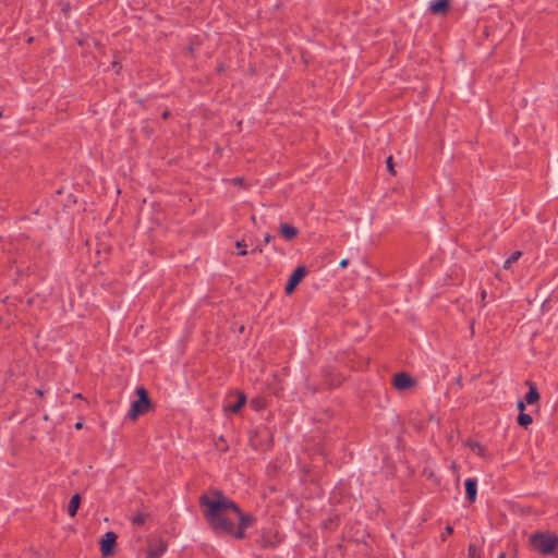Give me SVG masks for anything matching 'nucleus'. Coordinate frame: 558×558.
Here are the masks:
<instances>
[{"label": "nucleus", "mask_w": 558, "mask_h": 558, "mask_svg": "<svg viewBox=\"0 0 558 558\" xmlns=\"http://www.w3.org/2000/svg\"><path fill=\"white\" fill-rule=\"evenodd\" d=\"M235 246L240 248L238 253L240 256H245L247 254V251L245 250L246 243L244 240L236 241Z\"/></svg>", "instance_id": "19"}, {"label": "nucleus", "mask_w": 558, "mask_h": 558, "mask_svg": "<svg viewBox=\"0 0 558 558\" xmlns=\"http://www.w3.org/2000/svg\"><path fill=\"white\" fill-rule=\"evenodd\" d=\"M465 485V493H466V499L470 502H474L477 496V483L473 478H468L464 483Z\"/></svg>", "instance_id": "11"}, {"label": "nucleus", "mask_w": 558, "mask_h": 558, "mask_svg": "<svg viewBox=\"0 0 558 558\" xmlns=\"http://www.w3.org/2000/svg\"><path fill=\"white\" fill-rule=\"evenodd\" d=\"M415 381L407 373H397L393 377V386L398 390H405L413 387Z\"/></svg>", "instance_id": "8"}, {"label": "nucleus", "mask_w": 558, "mask_h": 558, "mask_svg": "<svg viewBox=\"0 0 558 558\" xmlns=\"http://www.w3.org/2000/svg\"><path fill=\"white\" fill-rule=\"evenodd\" d=\"M465 446L472 449L478 457L483 459H489V454L486 448L478 441L469 439L466 440Z\"/></svg>", "instance_id": "12"}, {"label": "nucleus", "mask_w": 558, "mask_h": 558, "mask_svg": "<svg viewBox=\"0 0 558 558\" xmlns=\"http://www.w3.org/2000/svg\"><path fill=\"white\" fill-rule=\"evenodd\" d=\"M89 41H92L95 47H99L100 45L99 41L89 37L81 38L77 40L80 46L89 45Z\"/></svg>", "instance_id": "20"}, {"label": "nucleus", "mask_w": 558, "mask_h": 558, "mask_svg": "<svg viewBox=\"0 0 558 558\" xmlns=\"http://www.w3.org/2000/svg\"><path fill=\"white\" fill-rule=\"evenodd\" d=\"M522 256L521 251H515L512 255L504 263V268L509 269L513 263H515Z\"/></svg>", "instance_id": "17"}, {"label": "nucleus", "mask_w": 558, "mask_h": 558, "mask_svg": "<svg viewBox=\"0 0 558 558\" xmlns=\"http://www.w3.org/2000/svg\"><path fill=\"white\" fill-rule=\"evenodd\" d=\"M168 545L161 538L150 539L147 544L146 558H160L167 550Z\"/></svg>", "instance_id": "5"}, {"label": "nucleus", "mask_w": 558, "mask_h": 558, "mask_svg": "<svg viewBox=\"0 0 558 558\" xmlns=\"http://www.w3.org/2000/svg\"><path fill=\"white\" fill-rule=\"evenodd\" d=\"M486 295H487V292L485 290H483L481 293V300H482L483 305H485Z\"/></svg>", "instance_id": "29"}, {"label": "nucleus", "mask_w": 558, "mask_h": 558, "mask_svg": "<svg viewBox=\"0 0 558 558\" xmlns=\"http://www.w3.org/2000/svg\"><path fill=\"white\" fill-rule=\"evenodd\" d=\"M253 252L263 253V248L260 246H257L253 250Z\"/></svg>", "instance_id": "35"}, {"label": "nucleus", "mask_w": 558, "mask_h": 558, "mask_svg": "<svg viewBox=\"0 0 558 558\" xmlns=\"http://www.w3.org/2000/svg\"><path fill=\"white\" fill-rule=\"evenodd\" d=\"M271 240H272V235L269 234V233H266L265 236H264V243L268 244V243L271 242Z\"/></svg>", "instance_id": "27"}, {"label": "nucleus", "mask_w": 558, "mask_h": 558, "mask_svg": "<svg viewBox=\"0 0 558 558\" xmlns=\"http://www.w3.org/2000/svg\"><path fill=\"white\" fill-rule=\"evenodd\" d=\"M80 502H81L80 494H74L71 497L70 502H69V507H68V512H69L70 517L73 518V517L76 515L77 509L80 507Z\"/></svg>", "instance_id": "15"}, {"label": "nucleus", "mask_w": 558, "mask_h": 558, "mask_svg": "<svg viewBox=\"0 0 558 558\" xmlns=\"http://www.w3.org/2000/svg\"><path fill=\"white\" fill-rule=\"evenodd\" d=\"M117 543V534L113 532H107L100 539V551L102 557L113 555Z\"/></svg>", "instance_id": "6"}, {"label": "nucleus", "mask_w": 558, "mask_h": 558, "mask_svg": "<svg viewBox=\"0 0 558 558\" xmlns=\"http://www.w3.org/2000/svg\"><path fill=\"white\" fill-rule=\"evenodd\" d=\"M306 275V267L305 266H299L295 268V270L292 272V275L290 276L287 284H286V293L289 295L291 294L296 286L301 282V280L304 278V276Z\"/></svg>", "instance_id": "7"}, {"label": "nucleus", "mask_w": 558, "mask_h": 558, "mask_svg": "<svg viewBox=\"0 0 558 558\" xmlns=\"http://www.w3.org/2000/svg\"><path fill=\"white\" fill-rule=\"evenodd\" d=\"M215 445L221 451H227L228 450V446L226 444V440L221 436L216 440Z\"/></svg>", "instance_id": "21"}, {"label": "nucleus", "mask_w": 558, "mask_h": 558, "mask_svg": "<svg viewBox=\"0 0 558 558\" xmlns=\"http://www.w3.org/2000/svg\"><path fill=\"white\" fill-rule=\"evenodd\" d=\"M525 385L529 387V392L525 395L526 403L527 404L536 403L539 400L541 396H539V392L537 390L535 383H533L531 380H526Z\"/></svg>", "instance_id": "10"}, {"label": "nucleus", "mask_w": 558, "mask_h": 558, "mask_svg": "<svg viewBox=\"0 0 558 558\" xmlns=\"http://www.w3.org/2000/svg\"><path fill=\"white\" fill-rule=\"evenodd\" d=\"M243 330H244V327H243V326H241V327H240V332H243Z\"/></svg>", "instance_id": "40"}, {"label": "nucleus", "mask_w": 558, "mask_h": 558, "mask_svg": "<svg viewBox=\"0 0 558 558\" xmlns=\"http://www.w3.org/2000/svg\"><path fill=\"white\" fill-rule=\"evenodd\" d=\"M231 183L235 184V185H241L243 186L244 185V178L242 177H236V178H233L231 180Z\"/></svg>", "instance_id": "25"}, {"label": "nucleus", "mask_w": 558, "mask_h": 558, "mask_svg": "<svg viewBox=\"0 0 558 558\" xmlns=\"http://www.w3.org/2000/svg\"><path fill=\"white\" fill-rule=\"evenodd\" d=\"M2 118V112L0 111V119Z\"/></svg>", "instance_id": "41"}, {"label": "nucleus", "mask_w": 558, "mask_h": 558, "mask_svg": "<svg viewBox=\"0 0 558 558\" xmlns=\"http://www.w3.org/2000/svg\"><path fill=\"white\" fill-rule=\"evenodd\" d=\"M254 522V518L251 514H245L238 507V514H234V527L233 532L230 533V536L242 539L245 537V529L251 526Z\"/></svg>", "instance_id": "4"}, {"label": "nucleus", "mask_w": 558, "mask_h": 558, "mask_svg": "<svg viewBox=\"0 0 558 558\" xmlns=\"http://www.w3.org/2000/svg\"><path fill=\"white\" fill-rule=\"evenodd\" d=\"M36 393H37L38 396H40V397H43V396H44V391H43L41 389H36Z\"/></svg>", "instance_id": "36"}, {"label": "nucleus", "mask_w": 558, "mask_h": 558, "mask_svg": "<svg viewBox=\"0 0 558 558\" xmlns=\"http://www.w3.org/2000/svg\"><path fill=\"white\" fill-rule=\"evenodd\" d=\"M279 233L284 240L292 241L298 236L299 229L292 225L284 222V223H280Z\"/></svg>", "instance_id": "9"}, {"label": "nucleus", "mask_w": 558, "mask_h": 558, "mask_svg": "<svg viewBox=\"0 0 558 558\" xmlns=\"http://www.w3.org/2000/svg\"><path fill=\"white\" fill-rule=\"evenodd\" d=\"M74 397H75L76 399H81V398H82V395H81V393H76Z\"/></svg>", "instance_id": "38"}, {"label": "nucleus", "mask_w": 558, "mask_h": 558, "mask_svg": "<svg viewBox=\"0 0 558 558\" xmlns=\"http://www.w3.org/2000/svg\"><path fill=\"white\" fill-rule=\"evenodd\" d=\"M347 266H348V259H342V260L340 262V267L344 268V267H347Z\"/></svg>", "instance_id": "33"}, {"label": "nucleus", "mask_w": 558, "mask_h": 558, "mask_svg": "<svg viewBox=\"0 0 558 558\" xmlns=\"http://www.w3.org/2000/svg\"><path fill=\"white\" fill-rule=\"evenodd\" d=\"M251 220H252L253 223H256V217L255 216H252Z\"/></svg>", "instance_id": "37"}, {"label": "nucleus", "mask_w": 558, "mask_h": 558, "mask_svg": "<svg viewBox=\"0 0 558 558\" xmlns=\"http://www.w3.org/2000/svg\"><path fill=\"white\" fill-rule=\"evenodd\" d=\"M251 405L257 410L260 411L266 407V401L263 398H255L251 401Z\"/></svg>", "instance_id": "18"}, {"label": "nucleus", "mask_w": 558, "mask_h": 558, "mask_svg": "<svg viewBox=\"0 0 558 558\" xmlns=\"http://www.w3.org/2000/svg\"><path fill=\"white\" fill-rule=\"evenodd\" d=\"M530 544L539 554L550 555L558 547V538L548 533L536 532L531 535Z\"/></svg>", "instance_id": "2"}, {"label": "nucleus", "mask_w": 558, "mask_h": 558, "mask_svg": "<svg viewBox=\"0 0 558 558\" xmlns=\"http://www.w3.org/2000/svg\"><path fill=\"white\" fill-rule=\"evenodd\" d=\"M169 116H170V111H169V110H165V111L162 112V114H161V118H162V119H168V118H169Z\"/></svg>", "instance_id": "31"}, {"label": "nucleus", "mask_w": 558, "mask_h": 558, "mask_svg": "<svg viewBox=\"0 0 558 558\" xmlns=\"http://www.w3.org/2000/svg\"><path fill=\"white\" fill-rule=\"evenodd\" d=\"M450 469L453 471V472H457L458 470V465L454 461L451 462V465H450Z\"/></svg>", "instance_id": "32"}, {"label": "nucleus", "mask_w": 558, "mask_h": 558, "mask_svg": "<svg viewBox=\"0 0 558 558\" xmlns=\"http://www.w3.org/2000/svg\"><path fill=\"white\" fill-rule=\"evenodd\" d=\"M135 392L137 400L132 402L131 409L128 412V417L132 421H136L138 416L147 413L153 407L147 390L144 387H137Z\"/></svg>", "instance_id": "3"}, {"label": "nucleus", "mask_w": 558, "mask_h": 558, "mask_svg": "<svg viewBox=\"0 0 558 558\" xmlns=\"http://www.w3.org/2000/svg\"><path fill=\"white\" fill-rule=\"evenodd\" d=\"M246 402V397L243 392L238 393V401L234 404L223 407L225 412L238 413Z\"/></svg>", "instance_id": "13"}, {"label": "nucleus", "mask_w": 558, "mask_h": 558, "mask_svg": "<svg viewBox=\"0 0 558 558\" xmlns=\"http://www.w3.org/2000/svg\"><path fill=\"white\" fill-rule=\"evenodd\" d=\"M533 420H532V416L530 414H526L524 412L520 413L518 415V424L523 426V427H527L530 424H532Z\"/></svg>", "instance_id": "16"}, {"label": "nucleus", "mask_w": 558, "mask_h": 558, "mask_svg": "<svg viewBox=\"0 0 558 558\" xmlns=\"http://www.w3.org/2000/svg\"><path fill=\"white\" fill-rule=\"evenodd\" d=\"M445 531L447 535H451L453 533V529L450 525H447Z\"/></svg>", "instance_id": "30"}, {"label": "nucleus", "mask_w": 558, "mask_h": 558, "mask_svg": "<svg viewBox=\"0 0 558 558\" xmlns=\"http://www.w3.org/2000/svg\"><path fill=\"white\" fill-rule=\"evenodd\" d=\"M498 558H506V555H505V554H501V555H499V557H498Z\"/></svg>", "instance_id": "39"}, {"label": "nucleus", "mask_w": 558, "mask_h": 558, "mask_svg": "<svg viewBox=\"0 0 558 558\" xmlns=\"http://www.w3.org/2000/svg\"><path fill=\"white\" fill-rule=\"evenodd\" d=\"M145 520H146V515L143 513H138L133 517L132 522H133V524L141 525L145 522Z\"/></svg>", "instance_id": "24"}, {"label": "nucleus", "mask_w": 558, "mask_h": 558, "mask_svg": "<svg viewBox=\"0 0 558 558\" xmlns=\"http://www.w3.org/2000/svg\"><path fill=\"white\" fill-rule=\"evenodd\" d=\"M469 558H481V555L478 554L476 546L474 544H471L469 546Z\"/></svg>", "instance_id": "22"}, {"label": "nucleus", "mask_w": 558, "mask_h": 558, "mask_svg": "<svg viewBox=\"0 0 558 558\" xmlns=\"http://www.w3.org/2000/svg\"><path fill=\"white\" fill-rule=\"evenodd\" d=\"M449 7V0H436L435 2L430 3L429 11L434 14H441L447 11Z\"/></svg>", "instance_id": "14"}, {"label": "nucleus", "mask_w": 558, "mask_h": 558, "mask_svg": "<svg viewBox=\"0 0 558 558\" xmlns=\"http://www.w3.org/2000/svg\"><path fill=\"white\" fill-rule=\"evenodd\" d=\"M82 427H83V423H82V422H77V423L75 424V428H76V429H81Z\"/></svg>", "instance_id": "34"}, {"label": "nucleus", "mask_w": 558, "mask_h": 558, "mask_svg": "<svg viewBox=\"0 0 558 558\" xmlns=\"http://www.w3.org/2000/svg\"><path fill=\"white\" fill-rule=\"evenodd\" d=\"M517 408L518 410L520 411V413H522L524 410H525V404L523 401H519L518 404H517Z\"/></svg>", "instance_id": "26"}, {"label": "nucleus", "mask_w": 558, "mask_h": 558, "mask_svg": "<svg viewBox=\"0 0 558 558\" xmlns=\"http://www.w3.org/2000/svg\"><path fill=\"white\" fill-rule=\"evenodd\" d=\"M203 515L209 526L218 534L230 535L234 527V514L238 506L218 489H209L199 497Z\"/></svg>", "instance_id": "1"}, {"label": "nucleus", "mask_w": 558, "mask_h": 558, "mask_svg": "<svg viewBox=\"0 0 558 558\" xmlns=\"http://www.w3.org/2000/svg\"><path fill=\"white\" fill-rule=\"evenodd\" d=\"M387 170L390 172V174L396 175L395 165L392 156H389L386 160Z\"/></svg>", "instance_id": "23"}, {"label": "nucleus", "mask_w": 558, "mask_h": 558, "mask_svg": "<svg viewBox=\"0 0 558 558\" xmlns=\"http://www.w3.org/2000/svg\"><path fill=\"white\" fill-rule=\"evenodd\" d=\"M112 68L116 70L117 73H119L121 70V65L119 64L118 61L112 62Z\"/></svg>", "instance_id": "28"}]
</instances>
